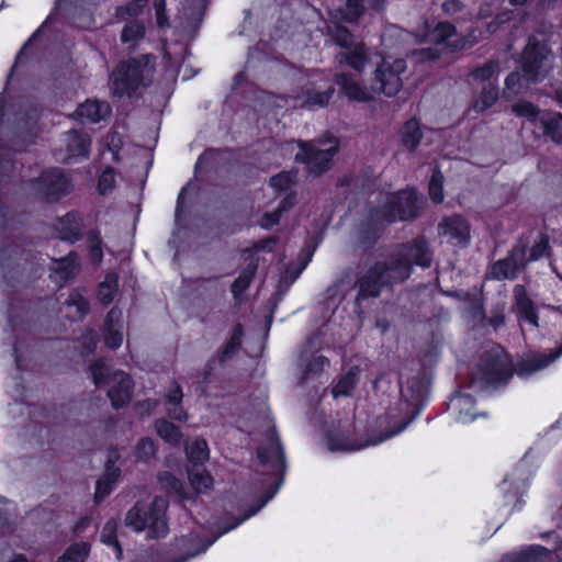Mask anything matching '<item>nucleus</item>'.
<instances>
[{
    "label": "nucleus",
    "mask_w": 562,
    "mask_h": 562,
    "mask_svg": "<svg viewBox=\"0 0 562 562\" xmlns=\"http://www.w3.org/2000/svg\"><path fill=\"white\" fill-rule=\"evenodd\" d=\"M430 262L431 252L424 239L405 245L396 257L387 262L375 263L360 278L359 296H378L382 286L407 279L413 265L429 267Z\"/></svg>",
    "instance_id": "f257e3e1"
},
{
    "label": "nucleus",
    "mask_w": 562,
    "mask_h": 562,
    "mask_svg": "<svg viewBox=\"0 0 562 562\" xmlns=\"http://www.w3.org/2000/svg\"><path fill=\"white\" fill-rule=\"evenodd\" d=\"M418 42H428L435 47L414 50L411 58L416 63L432 61L440 57L442 53H453L467 48L472 42L457 33L456 27L447 22H440L434 27L427 23L416 33Z\"/></svg>",
    "instance_id": "f03ea898"
},
{
    "label": "nucleus",
    "mask_w": 562,
    "mask_h": 562,
    "mask_svg": "<svg viewBox=\"0 0 562 562\" xmlns=\"http://www.w3.org/2000/svg\"><path fill=\"white\" fill-rule=\"evenodd\" d=\"M424 204L423 198L413 189L386 194L371 212L374 225L406 221L415 217Z\"/></svg>",
    "instance_id": "7ed1b4c3"
},
{
    "label": "nucleus",
    "mask_w": 562,
    "mask_h": 562,
    "mask_svg": "<svg viewBox=\"0 0 562 562\" xmlns=\"http://www.w3.org/2000/svg\"><path fill=\"white\" fill-rule=\"evenodd\" d=\"M167 507L168 502L164 496H156L149 504L139 502L127 512L125 524L135 532L147 530L150 538L164 537L168 532Z\"/></svg>",
    "instance_id": "20e7f679"
},
{
    "label": "nucleus",
    "mask_w": 562,
    "mask_h": 562,
    "mask_svg": "<svg viewBox=\"0 0 562 562\" xmlns=\"http://www.w3.org/2000/svg\"><path fill=\"white\" fill-rule=\"evenodd\" d=\"M512 376L510 362L507 353L499 347L493 348L479 364L471 379V387L483 391L492 386L505 384Z\"/></svg>",
    "instance_id": "39448f33"
},
{
    "label": "nucleus",
    "mask_w": 562,
    "mask_h": 562,
    "mask_svg": "<svg viewBox=\"0 0 562 562\" xmlns=\"http://www.w3.org/2000/svg\"><path fill=\"white\" fill-rule=\"evenodd\" d=\"M522 61V75H508L505 81L507 89H515L522 78L531 82L542 80L551 69L552 56L544 44L530 41L525 48Z\"/></svg>",
    "instance_id": "423d86ee"
},
{
    "label": "nucleus",
    "mask_w": 562,
    "mask_h": 562,
    "mask_svg": "<svg viewBox=\"0 0 562 562\" xmlns=\"http://www.w3.org/2000/svg\"><path fill=\"white\" fill-rule=\"evenodd\" d=\"M90 373L95 386L110 385L108 396L115 408L124 406L131 400L132 381L130 376L115 371L110 374V369L103 360H99L90 367Z\"/></svg>",
    "instance_id": "0eeeda50"
},
{
    "label": "nucleus",
    "mask_w": 562,
    "mask_h": 562,
    "mask_svg": "<svg viewBox=\"0 0 562 562\" xmlns=\"http://www.w3.org/2000/svg\"><path fill=\"white\" fill-rule=\"evenodd\" d=\"M300 151L295 158L306 165L307 170L314 175H321L327 170L338 151V140L329 137L319 143H297Z\"/></svg>",
    "instance_id": "6e6552de"
},
{
    "label": "nucleus",
    "mask_w": 562,
    "mask_h": 562,
    "mask_svg": "<svg viewBox=\"0 0 562 562\" xmlns=\"http://www.w3.org/2000/svg\"><path fill=\"white\" fill-rule=\"evenodd\" d=\"M151 74V67L137 60L121 63L112 75L114 94L119 97L131 95L144 83L145 75Z\"/></svg>",
    "instance_id": "1a4fd4ad"
},
{
    "label": "nucleus",
    "mask_w": 562,
    "mask_h": 562,
    "mask_svg": "<svg viewBox=\"0 0 562 562\" xmlns=\"http://www.w3.org/2000/svg\"><path fill=\"white\" fill-rule=\"evenodd\" d=\"M405 70L406 63L404 59L392 60L391 57L383 58L375 70L373 90L387 97L395 95L402 87L401 74Z\"/></svg>",
    "instance_id": "9d476101"
},
{
    "label": "nucleus",
    "mask_w": 562,
    "mask_h": 562,
    "mask_svg": "<svg viewBox=\"0 0 562 562\" xmlns=\"http://www.w3.org/2000/svg\"><path fill=\"white\" fill-rule=\"evenodd\" d=\"M37 194L47 202H54L70 191V183L57 169L43 172L36 181Z\"/></svg>",
    "instance_id": "9b49d317"
},
{
    "label": "nucleus",
    "mask_w": 562,
    "mask_h": 562,
    "mask_svg": "<svg viewBox=\"0 0 562 562\" xmlns=\"http://www.w3.org/2000/svg\"><path fill=\"white\" fill-rule=\"evenodd\" d=\"M562 356V344L549 352H530L525 355L516 366V373L520 378H529L546 369Z\"/></svg>",
    "instance_id": "f8f14e48"
},
{
    "label": "nucleus",
    "mask_w": 562,
    "mask_h": 562,
    "mask_svg": "<svg viewBox=\"0 0 562 562\" xmlns=\"http://www.w3.org/2000/svg\"><path fill=\"white\" fill-rule=\"evenodd\" d=\"M440 235L454 246H465L470 240V224L461 215L446 216L438 225Z\"/></svg>",
    "instance_id": "ddd939ff"
},
{
    "label": "nucleus",
    "mask_w": 562,
    "mask_h": 562,
    "mask_svg": "<svg viewBox=\"0 0 562 562\" xmlns=\"http://www.w3.org/2000/svg\"><path fill=\"white\" fill-rule=\"evenodd\" d=\"M258 459L261 464L270 468L273 476H278L284 470V453L274 430L268 434L267 443L259 447Z\"/></svg>",
    "instance_id": "4468645a"
},
{
    "label": "nucleus",
    "mask_w": 562,
    "mask_h": 562,
    "mask_svg": "<svg viewBox=\"0 0 562 562\" xmlns=\"http://www.w3.org/2000/svg\"><path fill=\"white\" fill-rule=\"evenodd\" d=\"M525 265V250L515 248L509 257L494 263L491 274L496 279L515 278Z\"/></svg>",
    "instance_id": "2eb2a0df"
},
{
    "label": "nucleus",
    "mask_w": 562,
    "mask_h": 562,
    "mask_svg": "<svg viewBox=\"0 0 562 562\" xmlns=\"http://www.w3.org/2000/svg\"><path fill=\"white\" fill-rule=\"evenodd\" d=\"M117 459L119 454L115 451L110 452L105 472L97 482L94 497L98 502L102 501L111 493L113 485L120 476V470L112 465Z\"/></svg>",
    "instance_id": "dca6fc26"
},
{
    "label": "nucleus",
    "mask_w": 562,
    "mask_h": 562,
    "mask_svg": "<svg viewBox=\"0 0 562 562\" xmlns=\"http://www.w3.org/2000/svg\"><path fill=\"white\" fill-rule=\"evenodd\" d=\"M449 409L454 414L456 419L460 423H471L475 419L473 398L461 392L453 395L449 403Z\"/></svg>",
    "instance_id": "f3484780"
},
{
    "label": "nucleus",
    "mask_w": 562,
    "mask_h": 562,
    "mask_svg": "<svg viewBox=\"0 0 562 562\" xmlns=\"http://www.w3.org/2000/svg\"><path fill=\"white\" fill-rule=\"evenodd\" d=\"M515 305L519 318L528 323L531 327H538V315L532 301L528 297L522 285H516L514 289Z\"/></svg>",
    "instance_id": "a211bd4d"
},
{
    "label": "nucleus",
    "mask_w": 562,
    "mask_h": 562,
    "mask_svg": "<svg viewBox=\"0 0 562 562\" xmlns=\"http://www.w3.org/2000/svg\"><path fill=\"white\" fill-rule=\"evenodd\" d=\"M334 93L331 86L327 87L324 91H318L312 88H307L302 94H297L294 100V106L301 108H323L328 104Z\"/></svg>",
    "instance_id": "6ab92c4d"
},
{
    "label": "nucleus",
    "mask_w": 562,
    "mask_h": 562,
    "mask_svg": "<svg viewBox=\"0 0 562 562\" xmlns=\"http://www.w3.org/2000/svg\"><path fill=\"white\" fill-rule=\"evenodd\" d=\"M122 312L114 307L112 308L106 317L105 322V345L111 349H116L123 341L122 333Z\"/></svg>",
    "instance_id": "aec40b11"
},
{
    "label": "nucleus",
    "mask_w": 562,
    "mask_h": 562,
    "mask_svg": "<svg viewBox=\"0 0 562 562\" xmlns=\"http://www.w3.org/2000/svg\"><path fill=\"white\" fill-rule=\"evenodd\" d=\"M78 270V257L76 254L69 252L67 257L53 259L50 278L60 286Z\"/></svg>",
    "instance_id": "412c9836"
},
{
    "label": "nucleus",
    "mask_w": 562,
    "mask_h": 562,
    "mask_svg": "<svg viewBox=\"0 0 562 562\" xmlns=\"http://www.w3.org/2000/svg\"><path fill=\"white\" fill-rule=\"evenodd\" d=\"M110 114V106L105 102L88 100L80 104L76 116L82 122L98 123Z\"/></svg>",
    "instance_id": "4be33fe9"
},
{
    "label": "nucleus",
    "mask_w": 562,
    "mask_h": 562,
    "mask_svg": "<svg viewBox=\"0 0 562 562\" xmlns=\"http://www.w3.org/2000/svg\"><path fill=\"white\" fill-rule=\"evenodd\" d=\"M56 231L61 240L75 241L81 234V218L75 213H68L56 223Z\"/></svg>",
    "instance_id": "5701e85b"
},
{
    "label": "nucleus",
    "mask_w": 562,
    "mask_h": 562,
    "mask_svg": "<svg viewBox=\"0 0 562 562\" xmlns=\"http://www.w3.org/2000/svg\"><path fill=\"white\" fill-rule=\"evenodd\" d=\"M90 136L87 133L72 131L67 136L68 156L66 159L86 158L89 154Z\"/></svg>",
    "instance_id": "b1692460"
},
{
    "label": "nucleus",
    "mask_w": 562,
    "mask_h": 562,
    "mask_svg": "<svg viewBox=\"0 0 562 562\" xmlns=\"http://www.w3.org/2000/svg\"><path fill=\"white\" fill-rule=\"evenodd\" d=\"M337 85L341 88L342 92L353 101L366 102L370 100V93L359 86V83L346 74L337 77Z\"/></svg>",
    "instance_id": "393cba45"
},
{
    "label": "nucleus",
    "mask_w": 562,
    "mask_h": 562,
    "mask_svg": "<svg viewBox=\"0 0 562 562\" xmlns=\"http://www.w3.org/2000/svg\"><path fill=\"white\" fill-rule=\"evenodd\" d=\"M182 396L179 385H175L167 394V414L170 418L178 422H186L188 419V414L181 406Z\"/></svg>",
    "instance_id": "a878e982"
},
{
    "label": "nucleus",
    "mask_w": 562,
    "mask_h": 562,
    "mask_svg": "<svg viewBox=\"0 0 562 562\" xmlns=\"http://www.w3.org/2000/svg\"><path fill=\"white\" fill-rule=\"evenodd\" d=\"M540 128L543 134L549 135L554 142H562V114L546 113L540 117Z\"/></svg>",
    "instance_id": "bb28decb"
},
{
    "label": "nucleus",
    "mask_w": 562,
    "mask_h": 562,
    "mask_svg": "<svg viewBox=\"0 0 562 562\" xmlns=\"http://www.w3.org/2000/svg\"><path fill=\"white\" fill-rule=\"evenodd\" d=\"M423 136L420 125L415 119L408 120L401 130L402 145L408 150H414Z\"/></svg>",
    "instance_id": "cd10ccee"
},
{
    "label": "nucleus",
    "mask_w": 562,
    "mask_h": 562,
    "mask_svg": "<svg viewBox=\"0 0 562 562\" xmlns=\"http://www.w3.org/2000/svg\"><path fill=\"white\" fill-rule=\"evenodd\" d=\"M526 471L525 464L521 463L514 469L509 476H506L502 482V490L509 493L513 490V496H516L526 485Z\"/></svg>",
    "instance_id": "c85d7f7f"
},
{
    "label": "nucleus",
    "mask_w": 562,
    "mask_h": 562,
    "mask_svg": "<svg viewBox=\"0 0 562 562\" xmlns=\"http://www.w3.org/2000/svg\"><path fill=\"white\" fill-rule=\"evenodd\" d=\"M498 97V88L492 81L485 82L482 87L480 95L474 101V109L477 112L485 111L491 108Z\"/></svg>",
    "instance_id": "c756f323"
},
{
    "label": "nucleus",
    "mask_w": 562,
    "mask_h": 562,
    "mask_svg": "<svg viewBox=\"0 0 562 562\" xmlns=\"http://www.w3.org/2000/svg\"><path fill=\"white\" fill-rule=\"evenodd\" d=\"M188 476L192 487L199 493L206 492L213 486V477L200 467L189 469Z\"/></svg>",
    "instance_id": "7c9ffc66"
},
{
    "label": "nucleus",
    "mask_w": 562,
    "mask_h": 562,
    "mask_svg": "<svg viewBox=\"0 0 562 562\" xmlns=\"http://www.w3.org/2000/svg\"><path fill=\"white\" fill-rule=\"evenodd\" d=\"M358 369L352 368L346 374H344L337 384L333 387L331 394L335 398L340 396H349L357 384Z\"/></svg>",
    "instance_id": "2f4dec72"
},
{
    "label": "nucleus",
    "mask_w": 562,
    "mask_h": 562,
    "mask_svg": "<svg viewBox=\"0 0 562 562\" xmlns=\"http://www.w3.org/2000/svg\"><path fill=\"white\" fill-rule=\"evenodd\" d=\"M67 316L72 319L82 318L89 311V304L83 296L74 293L66 302Z\"/></svg>",
    "instance_id": "473e14b6"
},
{
    "label": "nucleus",
    "mask_w": 562,
    "mask_h": 562,
    "mask_svg": "<svg viewBox=\"0 0 562 562\" xmlns=\"http://www.w3.org/2000/svg\"><path fill=\"white\" fill-rule=\"evenodd\" d=\"M116 521H108L101 531V541L113 550L116 559H121L122 549L116 539Z\"/></svg>",
    "instance_id": "72a5a7b5"
},
{
    "label": "nucleus",
    "mask_w": 562,
    "mask_h": 562,
    "mask_svg": "<svg viewBox=\"0 0 562 562\" xmlns=\"http://www.w3.org/2000/svg\"><path fill=\"white\" fill-rule=\"evenodd\" d=\"M89 552L90 546L87 542L74 543L58 558L57 562H85Z\"/></svg>",
    "instance_id": "f704fd0d"
},
{
    "label": "nucleus",
    "mask_w": 562,
    "mask_h": 562,
    "mask_svg": "<svg viewBox=\"0 0 562 562\" xmlns=\"http://www.w3.org/2000/svg\"><path fill=\"white\" fill-rule=\"evenodd\" d=\"M186 451L189 461L194 464H202L209 459V448L204 439H195L187 446Z\"/></svg>",
    "instance_id": "c9c22d12"
},
{
    "label": "nucleus",
    "mask_w": 562,
    "mask_h": 562,
    "mask_svg": "<svg viewBox=\"0 0 562 562\" xmlns=\"http://www.w3.org/2000/svg\"><path fill=\"white\" fill-rule=\"evenodd\" d=\"M156 431L161 439L171 445H178L180 442L181 432L179 428L165 419L157 420Z\"/></svg>",
    "instance_id": "e433bc0d"
},
{
    "label": "nucleus",
    "mask_w": 562,
    "mask_h": 562,
    "mask_svg": "<svg viewBox=\"0 0 562 562\" xmlns=\"http://www.w3.org/2000/svg\"><path fill=\"white\" fill-rule=\"evenodd\" d=\"M367 56L364 47L361 44H357L353 49L349 53L340 56V63H346L356 70H362L366 66Z\"/></svg>",
    "instance_id": "4c0bfd02"
},
{
    "label": "nucleus",
    "mask_w": 562,
    "mask_h": 562,
    "mask_svg": "<svg viewBox=\"0 0 562 562\" xmlns=\"http://www.w3.org/2000/svg\"><path fill=\"white\" fill-rule=\"evenodd\" d=\"M117 291V276L109 273L104 281L99 285L98 296L103 304H109Z\"/></svg>",
    "instance_id": "58836bf2"
},
{
    "label": "nucleus",
    "mask_w": 562,
    "mask_h": 562,
    "mask_svg": "<svg viewBox=\"0 0 562 562\" xmlns=\"http://www.w3.org/2000/svg\"><path fill=\"white\" fill-rule=\"evenodd\" d=\"M513 112L517 116L525 117L530 124L540 126V117L543 113H540L530 102H518L514 104Z\"/></svg>",
    "instance_id": "ea45409f"
},
{
    "label": "nucleus",
    "mask_w": 562,
    "mask_h": 562,
    "mask_svg": "<svg viewBox=\"0 0 562 562\" xmlns=\"http://www.w3.org/2000/svg\"><path fill=\"white\" fill-rule=\"evenodd\" d=\"M144 34V25L138 21H132L124 26L121 40L125 44H135L143 38Z\"/></svg>",
    "instance_id": "a19ab883"
},
{
    "label": "nucleus",
    "mask_w": 562,
    "mask_h": 562,
    "mask_svg": "<svg viewBox=\"0 0 562 562\" xmlns=\"http://www.w3.org/2000/svg\"><path fill=\"white\" fill-rule=\"evenodd\" d=\"M256 269L257 266L250 263L246 269L243 270L239 277L234 281V283L232 284V292L235 297L240 295L249 286L255 276Z\"/></svg>",
    "instance_id": "79ce46f5"
},
{
    "label": "nucleus",
    "mask_w": 562,
    "mask_h": 562,
    "mask_svg": "<svg viewBox=\"0 0 562 562\" xmlns=\"http://www.w3.org/2000/svg\"><path fill=\"white\" fill-rule=\"evenodd\" d=\"M241 337H243V327L240 325H236L232 331V335H231L228 341L226 342V345L224 347L222 360H225V359L232 357L236 352V350H238V348L241 345Z\"/></svg>",
    "instance_id": "37998d69"
},
{
    "label": "nucleus",
    "mask_w": 562,
    "mask_h": 562,
    "mask_svg": "<svg viewBox=\"0 0 562 562\" xmlns=\"http://www.w3.org/2000/svg\"><path fill=\"white\" fill-rule=\"evenodd\" d=\"M293 204L294 202L291 196L285 198L273 213L263 215L260 222L261 226L265 228H269L277 224L279 222L281 213L292 207Z\"/></svg>",
    "instance_id": "c03bdc74"
},
{
    "label": "nucleus",
    "mask_w": 562,
    "mask_h": 562,
    "mask_svg": "<svg viewBox=\"0 0 562 562\" xmlns=\"http://www.w3.org/2000/svg\"><path fill=\"white\" fill-rule=\"evenodd\" d=\"M429 194L435 203L443 201V175L435 170L429 182Z\"/></svg>",
    "instance_id": "a18cd8bd"
},
{
    "label": "nucleus",
    "mask_w": 562,
    "mask_h": 562,
    "mask_svg": "<svg viewBox=\"0 0 562 562\" xmlns=\"http://www.w3.org/2000/svg\"><path fill=\"white\" fill-rule=\"evenodd\" d=\"M411 420H412V419H409V420H407V422L403 423V424H402L400 427H397L396 429H394V430H392V431H390V432L384 434L383 436H381V437H380V438H378V439L370 440V441H369L368 443H366V445H361V446H357V447H356V446H351V447H341V448H340V447H336L334 443H331V445H330V449H331V450H338V449H340V450H359V449L364 448V447H367V446H375V445H378V443H380V442H382V441H384V440H386V439H389V438H391V437H393V436L397 435L398 432H401V431H402L403 429H405V427L411 423Z\"/></svg>",
    "instance_id": "49530a36"
},
{
    "label": "nucleus",
    "mask_w": 562,
    "mask_h": 562,
    "mask_svg": "<svg viewBox=\"0 0 562 562\" xmlns=\"http://www.w3.org/2000/svg\"><path fill=\"white\" fill-rule=\"evenodd\" d=\"M160 484L172 492H175L178 496L184 498V488L180 480L169 473H164L159 476Z\"/></svg>",
    "instance_id": "de8ad7c7"
},
{
    "label": "nucleus",
    "mask_w": 562,
    "mask_h": 562,
    "mask_svg": "<svg viewBox=\"0 0 562 562\" xmlns=\"http://www.w3.org/2000/svg\"><path fill=\"white\" fill-rule=\"evenodd\" d=\"M295 181V176L292 172H280L271 177L270 186L277 191L286 190Z\"/></svg>",
    "instance_id": "09e8293b"
},
{
    "label": "nucleus",
    "mask_w": 562,
    "mask_h": 562,
    "mask_svg": "<svg viewBox=\"0 0 562 562\" xmlns=\"http://www.w3.org/2000/svg\"><path fill=\"white\" fill-rule=\"evenodd\" d=\"M548 247V237L546 235H540L539 238L535 241V245L531 247L529 251V257L528 259H526V262L530 260H537L542 256L547 255Z\"/></svg>",
    "instance_id": "8fccbe9b"
},
{
    "label": "nucleus",
    "mask_w": 562,
    "mask_h": 562,
    "mask_svg": "<svg viewBox=\"0 0 562 562\" xmlns=\"http://www.w3.org/2000/svg\"><path fill=\"white\" fill-rule=\"evenodd\" d=\"M115 186V173L111 168H106L99 178L98 189L100 193L105 194L112 191Z\"/></svg>",
    "instance_id": "3c124183"
},
{
    "label": "nucleus",
    "mask_w": 562,
    "mask_h": 562,
    "mask_svg": "<svg viewBox=\"0 0 562 562\" xmlns=\"http://www.w3.org/2000/svg\"><path fill=\"white\" fill-rule=\"evenodd\" d=\"M156 448L150 439H142L136 448V456L142 461H148L155 456Z\"/></svg>",
    "instance_id": "603ef678"
},
{
    "label": "nucleus",
    "mask_w": 562,
    "mask_h": 562,
    "mask_svg": "<svg viewBox=\"0 0 562 562\" xmlns=\"http://www.w3.org/2000/svg\"><path fill=\"white\" fill-rule=\"evenodd\" d=\"M363 12L362 0H347L345 20L348 22L357 21Z\"/></svg>",
    "instance_id": "864d4df0"
},
{
    "label": "nucleus",
    "mask_w": 562,
    "mask_h": 562,
    "mask_svg": "<svg viewBox=\"0 0 562 562\" xmlns=\"http://www.w3.org/2000/svg\"><path fill=\"white\" fill-rule=\"evenodd\" d=\"M495 71H496V65H494L493 63H488V64L483 65L480 68H476L472 72V77L477 81H487L488 82L490 79L494 76Z\"/></svg>",
    "instance_id": "5fc2aeb1"
},
{
    "label": "nucleus",
    "mask_w": 562,
    "mask_h": 562,
    "mask_svg": "<svg viewBox=\"0 0 562 562\" xmlns=\"http://www.w3.org/2000/svg\"><path fill=\"white\" fill-rule=\"evenodd\" d=\"M325 366H328V360L325 357H314L306 366L305 378L317 374L324 369Z\"/></svg>",
    "instance_id": "6e6d98bb"
},
{
    "label": "nucleus",
    "mask_w": 562,
    "mask_h": 562,
    "mask_svg": "<svg viewBox=\"0 0 562 562\" xmlns=\"http://www.w3.org/2000/svg\"><path fill=\"white\" fill-rule=\"evenodd\" d=\"M334 40H335L336 44H338L340 47H344V48H349L352 45V41H353L350 32L342 26L336 27V31L334 34Z\"/></svg>",
    "instance_id": "4d7b16f0"
},
{
    "label": "nucleus",
    "mask_w": 562,
    "mask_h": 562,
    "mask_svg": "<svg viewBox=\"0 0 562 562\" xmlns=\"http://www.w3.org/2000/svg\"><path fill=\"white\" fill-rule=\"evenodd\" d=\"M90 258L94 263H99L102 259L101 241L98 237L91 239Z\"/></svg>",
    "instance_id": "13d9d810"
},
{
    "label": "nucleus",
    "mask_w": 562,
    "mask_h": 562,
    "mask_svg": "<svg viewBox=\"0 0 562 562\" xmlns=\"http://www.w3.org/2000/svg\"><path fill=\"white\" fill-rule=\"evenodd\" d=\"M419 389H415V382H413L412 386L407 382L406 385L401 386V394L405 400L415 398L418 396Z\"/></svg>",
    "instance_id": "bf43d9fd"
},
{
    "label": "nucleus",
    "mask_w": 562,
    "mask_h": 562,
    "mask_svg": "<svg viewBox=\"0 0 562 562\" xmlns=\"http://www.w3.org/2000/svg\"><path fill=\"white\" fill-rule=\"evenodd\" d=\"M142 7L138 3H131L126 7L120 8L117 14L123 15H137L140 12Z\"/></svg>",
    "instance_id": "052dcab7"
},
{
    "label": "nucleus",
    "mask_w": 562,
    "mask_h": 562,
    "mask_svg": "<svg viewBox=\"0 0 562 562\" xmlns=\"http://www.w3.org/2000/svg\"><path fill=\"white\" fill-rule=\"evenodd\" d=\"M546 552V549L543 547H540V546H531L529 547L528 549H526L524 551V555L525 558L528 560L532 557H536V555H541Z\"/></svg>",
    "instance_id": "680f3d73"
},
{
    "label": "nucleus",
    "mask_w": 562,
    "mask_h": 562,
    "mask_svg": "<svg viewBox=\"0 0 562 562\" xmlns=\"http://www.w3.org/2000/svg\"><path fill=\"white\" fill-rule=\"evenodd\" d=\"M471 310H472V315L475 317V316H482L483 314V308H482V303L479 299H473L471 301Z\"/></svg>",
    "instance_id": "e2e57ef3"
},
{
    "label": "nucleus",
    "mask_w": 562,
    "mask_h": 562,
    "mask_svg": "<svg viewBox=\"0 0 562 562\" xmlns=\"http://www.w3.org/2000/svg\"><path fill=\"white\" fill-rule=\"evenodd\" d=\"M156 21L159 27L168 26V18L165 11H156Z\"/></svg>",
    "instance_id": "0e129e2a"
},
{
    "label": "nucleus",
    "mask_w": 562,
    "mask_h": 562,
    "mask_svg": "<svg viewBox=\"0 0 562 562\" xmlns=\"http://www.w3.org/2000/svg\"><path fill=\"white\" fill-rule=\"evenodd\" d=\"M386 0H368L369 5L374 10H380Z\"/></svg>",
    "instance_id": "69168bd1"
},
{
    "label": "nucleus",
    "mask_w": 562,
    "mask_h": 562,
    "mask_svg": "<svg viewBox=\"0 0 562 562\" xmlns=\"http://www.w3.org/2000/svg\"><path fill=\"white\" fill-rule=\"evenodd\" d=\"M155 11H165L166 2L165 0H154Z\"/></svg>",
    "instance_id": "338daca9"
},
{
    "label": "nucleus",
    "mask_w": 562,
    "mask_h": 562,
    "mask_svg": "<svg viewBox=\"0 0 562 562\" xmlns=\"http://www.w3.org/2000/svg\"><path fill=\"white\" fill-rule=\"evenodd\" d=\"M95 344H97V340H95V335L94 334H91V337H90V345L87 347L88 351H92L93 348L95 347Z\"/></svg>",
    "instance_id": "774afa93"
}]
</instances>
